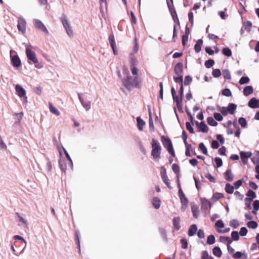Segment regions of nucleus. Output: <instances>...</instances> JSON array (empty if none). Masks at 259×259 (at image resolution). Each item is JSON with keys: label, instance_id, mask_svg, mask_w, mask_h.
I'll use <instances>...</instances> for the list:
<instances>
[{"label": "nucleus", "instance_id": "nucleus-1", "mask_svg": "<svg viewBox=\"0 0 259 259\" xmlns=\"http://www.w3.org/2000/svg\"><path fill=\"white\" fill-rule=\"evenodd\" d=\"M123 74L124 77L121 78L122 84L127 90H131L133 88L139 87V85L138 77L136 76L133 78L130 75V71L127 68L123 67Z\"/></svg>", "mask_w": 259, "mask_h": 259}, {"label": "nucleus", "instance_id": "nucleus-2", "mask_svg": "<svg viewBox=\"0 0 259 259\" xmlns=\"http://www.w3.org/2000/svg\"><path fill=\"white\" fill-rule=\"evenodd\" d=\"M26 55L28 59V63L30 64H34L37 68L40 69L43 67L42 64L38 62L36 55L34 52L32 51L29 46L26 48Z\"/></svg>", "mask_w": 259, "mask_h": 259}, {"label": "nucleus", "instance_id": "nucleus-3", "mask_svg": "<svg viewBox=\"0 0 259 259\" xmlns=\"http://www.w3.org/2000/svg\"><path fill=\"white\" fill-rule=\"evenodd\" d=\"M151 147V155L155 161H158L161 158V147L158 141L155 139L152 140Z\"/></svg>", "mask_w": 259, "mask_h": 259}, {"label": "nucleus", "instance_id": "nucleus-4", "mask_svg": "<svg viewBox=\"0 0 259 259\" xmlns=\"http://www.w3.org/2000/svg\"><path fill=\"white\" fill-rule=\"evenodd\" d=\"M161 142L163 146L167 149L168 152L172 156H175V151L170 139L167 137L162 136Z\"/></svg>", "mask_w": 259, "mask_h": 259}, {"label": "nucleus", "instance_id": "nucleus-5", "mask_svg": "<svg viewBox=\"0 0 259 259\" xmlns=\"http://www.w3.org/2000/svg\"><path fill=\"white\" fill-rule=\"evenodd\" d=\"M60 20L67 35L70 37H72L73 36V32L70 24L67 20V17L64 14H63L62 16L60 18Z\"/></svg>", "mask_w": 259, "mask_h": 259}, {"label": "nucleus", "instance_id": "nucleus-6", "mask_svg": "<svg viewBox=\"0 0 259 259\" xmlns=\"http://www.w3.org/2000/svg\"><path fill=\"white\" fill-rule=\"evenodd\" d=\"M77 95L82 106L86 111H89L91 108V101L88 100L87 98L83 97V94L78 93Z\"/></svg>", "mask_w": 259, "mask_h": 259}, {"label": "nucleus", "instance_id": "nucleus-7", "mask_svg": "<svg viewBox=\"0 0 259 259\" xmlns=\"http://www.w3.org/2000/svg\"><path fill=\"white\" fill-rule=\"evenodd\" d=\"M33 22L34 26L36 29L42 31L47 35L49 34V31L48 29L40 20L34 19L33 20Z\"/></svg>", "mask_w": 259, "mask_h": 259}, {"label": "nucleus", "instance_id": "nucleus-8", "mask_svg": "<svg viewBox=\"0 0 259 259\" xmlns=\"http://www.w3.org/2000/svg\"><path fill=\"white\" fill-rule=\"evenodd\" d=\"M178 193L180 199L182 203V209L184 210L187 207L188 200L185 196L182 189H180Z\"/></svg>", "mask_w": 259, "mask_h": 259}, {"label": "nucleus", "instance_id": "nucleus-9", "mask_svg": "<svg viewBox=\"0 0 259 259\" xmlns=\"http://www.w3.org/2000/svg\"><path fill=\"white\" fill-rule=\"evenodd\" d=\"M26 22L24 18L21 17H19L18 20L17 28L19 31L24 34L26 32Z\"/></svg>", "mask_w": 259, "mask_h": 259}, {"label": "nucleus", "instance_id": "nucleus-10", "mask_svg": "<svg viewBox=\"0 0 259 259\" xmlns=\"http://www.w3.org/2000/svg\"><path fill=\"white\" fill-rule=\"evenodd\" d=\"M11 63L14 67L18 68L21 65V62L17 55L14 56L11 55Z\"/></svg>", "mask_w": 259, "mask_h": 259}, {"label": "nucleus", "instance_id": "nucleus-11", "mask_svg": "<svg viewBox=\"0 0 259 259\" xmlns=\"http://www.w3.org/2000/svg\"><path fill=\"white\" fill-rule=\"evenodd\" d=\"M240 158L243 164H246L247 162L248 158L250 157L252 153L250 152L241 151L240 153Z\"/></svg>", "mask_w": 259, "mask_h": 259}, {"label": "nucleus", "instance_id": "nucleus-12", "mask_svg": "<svg viewBox=\"0 0 259 259\" xmlns=\"http://www.w3.org/2000/svg\"><path fill=\"white\" fill-rule=\"evenodd\" d=\"M15 90L17 94L20 98H22L23 97H24L25 95H26V91L24 88L22 87L21 85L19 84L16 85Z\"/></svg>", "mask_w": 259, "mask_h": 259}, {"label": "nucleus", "instance_id": "nucleus-13", "mask_svg": "<svg viewBox=\"0 0 259 259\" xmlns=\"http://www.w3.org/2000/svg\"><path fill=\"white\" fill-rule=\"evenodd\" d=\"M248 105L249 107L252 108H259V99L252 98L249 100Z\"/></svg>", "mask_w": 259, "mask_h": 259}, {"label": "nucleus", "instance_id": "nucleus-14", "mask_svg": "<svg viewBox=\"0 0 259 259\" xmlns=\"http://www.w3.org/2000/svg\"><path fill=\"white\" fill-rule=\"evenodd\" d=\"M171 95H172V99H173L174 101L175 102H176V104H178V102L179 103L182 102L183 97H181V96L179 97V96H178L176 95V92L175 89H174V88H172L171 89Z\"/></svg>", "mask_w": 259, "mask_h": 259}, {"label": "nucleus", "instance_id": "nucleus-15", "mask_svg": "<svg viewBox=\"0 0 259 259\" xmlns=\"http://www.w3.org/2000/svg\"><path fill=\"white\" fill-rule=\"evenodd\" d=\"M183 65L182 63L179 62L176 64L174 68V71L177 75H182L183 71Z\"/></svg>", "mask_w": 259, "mask_h": 259}, {"label": "nucleus", "instance_id": "nucleus-16", "mask_svg": "<svg viewBox=\"0 0 259 259\" xmlns=\"http://www.w3.org/2000/svg\"><path fill=\"white\" fill-rule=\"evenodd\" d=\"M16 215L17 217V220L19 222V225L21 226L22 224H25L26 226H27L28 223L27 220L24 218L23 215H21L19 213L16 212Z\"/></svg>", "mask_w": 259, "mask_h": 259}, {"label": "nucleus", "instance_id": "nucleus-17", "mask_svg": "<svg viewBox=\"0 0 259 259\" xmlns=\"http://www.w3.org/2000/svg\"><path fill=\"white\" fill-rule=\"evenodd\" d=\"M180 221H181L180 218L179 217H175L173 219V220H172L173 227H174V229L176 231L180 230V229L181 228Z\"/></svg>", "mask_w": 259, "mask_h": 259}, {"label": "nucleus", "instance_id": "nucleus-18", "mask_svg": "<svg viewBox=\"0 0 259 259\" xmlns=\"http://www.w3.org/2000/svg\"><path fill=\"white\" fill-rule=\"evenodd\" d=\"M224 177L226 181L232 182L233 180L234 175L230 169H227L224 174Z\"/></svg>", "mask_w": 259, "mask_h": 259}, {"label": "nucleus", "instance_id": "nucleus-19", "mask_svg": "<svg viewBox=\"0 0 259 259\" xmlns=\"http://www.w3.org/2000/svg\"><path fill=\"white\" fill-rule=\"evenodd\" d=\"M201 208L204 210H207L211 207V204L209 201L204 199L201 200Z\"/></svg>", "mask_w": 259, "mask_h": 259}, {"label": "nucleus", "instance_id": "nucleus-20", "mask_svg": "<svg viewBox=\"0 0 259 259\" xmlns=\"http://www.w3.org/2000/svg\"><path fill=\"white\" fill-rule=\"evenodd\" d=\"M197 231V227L195 224L191 225L188 230V235L190 237L194 236Z\"/></svg>", "mask_w": 259, "mask_h": 259}, {"label": "nucleus", "instance_id": "nucleus-21", "mask_svg": "<svg viewBox=\"0 0 259 259\" xmlns=\"http://www.w3.org/2000/svg\"><path fill=\"white\" fill-rule=\"evenodd\" d=\"M253 89L252 86L248 85L245 87L243 89V94L245 96H248L253 93Z\"/></svg>", "mask_w": 259, "mask_h": 259}, {"label": "nucleus", "instance_id": "nucleus-22", "mask_svg": "<svg viewBox=\"0 0 259 259\" xmlns=\"http://www.w3.org/2000/svg\"><path fill=\"white\" fill-rule=\"evenodd\" d=\"M49 109L51 113L55 114L56 116H59L60 114V112L58 111V110L55 107H54L53 105V104L51 102H49Z\"/></svg>", "mask_w": 259, "mask_h": 259}, {"label": "nucleus", "instance_id": "nucleus-23", "mask_svg": "<svg viewBox=\"0 0 259 259\" xmlns=\"http://www.w3.org/2000/svg\"><path fill=\"white\" fill-rule=\"evenodd\" d=\"M137 127L139 131H142L143 126L145 124V121L140 117L137 118Z\"/></svg>", "mask_w": 259, "mask_h": 259}, {"label": "nucleus", "instance_id": "nucleus-24", "mask_svg": "<svg viewBox=\"0 0 259 259\" xmlns=\"http://www.w3.org/2000/svg\"><path fill=\"white\" fill-rule=\"evenodd\" d=\"M220 241L222 243L226 244L227 245H230L232 242L231 239L229 237L227 236H221L220 237Z\"/></svg>", "mask_w": 259, "mask_h": 259}, {"label": "nucleus", "instance_id": "nucleus-25", "mask_svg": "<svg viewBox=\"0 0 259 259\" xmlns=\"http://www.w3.org/2000/svg\"><path fill=\"white\" fill-rule=\"evenodd\" d=\"M63 150H64V153L65 154V155L67 158V160L68 161V165L71 168V169H73V164L72 160L69 154H68V152L67 151V150L64 148L63 149Z\"/></svg>", "mask_w": 259, "mask_h": 259}, {"label": "nucleus", "instance_id": "nucleus-26", "mask_svg": "<svg viewBox=\"0 0 259 259\" xmlns=\"http://www.w3.org/2000/svg\"><path fill=\"white\" fill-rule=\"evenodd\" d=\"M203 41L201 39H198L194 46V50L196 53H199L201 51Z\"/></svg>", "mask_w": 259, "mask_h": 259}, {"label": "nucleus", "instance_id": "nucleus-27", "mask_svg": "<svg viewBox=\"0 0 259 259\" xmlns=\"http://www.w3.org/2000/svg\"><path fill=\"white\" fill-rule=\"evenodd\" d=\"M212 253L214 255L220 257L222 256V252L221 248L218 246L214 247L212 249Z\"/></svg>", "mask_w": 259, "mask_h": 259}, {"label": "nucleus", "instance_id": "nucleus-28", "mask_svg": "<svg viewBox=\"0 0 259 259\" xmlns=\"http://www.w3.org/2000/svg\"><path fill=\"white\" fill-rule=\"evenodd\" d=\"M199 128L200 131L204 133H207L208 131V128L204 121H202L200 123Z\"/></svg>", "mask_w": 259, "mask_h": 259}, {"label": "nucleus", "instance_id": "nucleus-29", "mask_svg": "<svg viewBox=\"0 0 259 259\" xmlns=\"http://www.w3.org/2000/svg\"><path fill=\"white\" fill-rule=\"evenodd\" d=\"M225 191L228 194H232L234 192V188L229 183H227L225 185Z\"/></svg>", "mask_w": 259, "mask_h": 259}, {"label": "nucleus", "instance_id": "nucleus-30", "mask_svg": "<svg viewBox=\"0 0 259 259\" xmlns=\"http://www.w3.org/2000/svg\"><path fill=\"white\" fill-rule=\"evenodd\" d=\"M152 204L155 208L158 209L160 206V200L158 198L155 197L153 199Z\"/></svg>", "mask_w": 259, "mask_h": 259}, {"label": "nucleus", "instance_id": "nucleus-31", "mask_svg": "<svg viewBox=\"0 0 259 259\" xmlns=\"http://www.w3.org/2000/svg\"><path fill=\"white\" fill-rule=\"evenodd\" d=\"M59 164L61 170L65 172L67 167V164L65 160L61 159L59 160Z\"/></svg>", "mask_w": 259, "mask_h": 259}, {"label": "nucleus", "instance_id": "nucleus-32", "mask_svg": "<svg viewBox=\"0 0 259 259\" xmlns=\"http://www.w3.org/2000/svg\"><path fill=\"white\" fill-rule=\"evenodd\" d=\"M237 106L233 103H230L227 107L229 113L230 114H233L235 110L236 109Z\"/></svg>", "mask_w": 259, "mask_h": 259}, {"label": "nucleus", "instance_id": "nucleus-33", "mask_svg": "<svg viewBox=\"0 0 259 259\" xmlns=\"http://www.w3.org/2000/svg\"><path fill=\"white\" fill-rule=\"evenodd\" d=\"M246 225L249 228L253 229H256L258 226L257 222L254 221H250L248 222L246 224Z\"/></svg>", "mask_w": 259, "mask_h": 259}, {"label": "nucleus", "instance_id": "nucleus-34", "mask_svg": "<svg viewBox=\"0 0 259 259\" xmlns=\"http://www.w3.org/2000/svg\"><path fill=\"white\" fill-rule=\"evenodd\" d=\"M246 195L248 197V199L253 200V199L256 197L255 193L252 190L249 189L246 194Z\"/></svg>", "mask_w": 259, "mask_h": 259}, {"label": "nucleus", "instance_id": "nucleus-35", "mask_svg": "<svg viewBox=\"0 0 259 259\" xmlns=\"http://www.w3.org/2000/svg\"><path fill=\"white\" fill-rule=\"evenodd\" d=\"M139 47L138 43L137 42V38H135L134 39V46L132 52L130 53V56H134L135 54H136L138 51Z\"/></svg>", "mask_w": 259, "mask_h": 259}, {"label": "nucleus", "instance_id": "nucleus-36", "mask_svg": "<svg viewBox=\"0 0 259 259\" xmlns=\"http://www.w3.org/2000/svg\"><path fill=\"white\" fill-rule=\"evenodd\" d=\"M207 122L209 125L212 126H215L218 125V122L212 117H207Z\"/></svg>", "mask_w": 259, "mask_h": 259}, {"label": "nucleus", "instance_id": "nucleus-37", "mask_svg": "<svg viewBox=\"0 0 259 259\" xmlns=\"http://www.w3.org/2000/svg\"><path fill=\"white\" fill-rule=\"evenodd\" d=\"M170 13L174 22H177L178 25H180L179 20L176 10H173V11L170 12Z\"/></svg>", "mask_w": 259, "mask_h": 259}, {"label": "nucleus", "instance_id": "nucleus-38", "mask_svg": "<svg viewBox=\"0 0 259 259\" xmlns=\"http://www.w3.org/2000/svg\"><path fill=\"white\" fill-rule=\"evenodd\" d=\"M251 160L254 164L259 165V151H257L255 155L252 157Z\"/></svg>", "mask_w": 259, "mask_h": 259}, {"label": "nucleus", "instance_id": "nucleus-39", "mask_svg": "<svg viewBox=\"0 0 259 259\" xmlns=\"http://www.w3.org/2000/svg\"><path fill=\"white\" fill-rule=\"evenodd\" d=\"M138 61L134 56H130V66H136Z\"/></svg>", "mask_w": 259, "mask_h": 259}, {"label": "nucleus", "instance_id": "nucleus-40", "mask_svg": "<svg viewBox=\"0 0 259 259\" xmlns=\"http://www.w3.org/2000/svg\"><path fill=\"white\" fill-rule=\"evenodd\" d=\"M177 75V77H174V80L176 82L180 83L181 85H182V84H183V76L182 75Z\"/></svg>", "mask_w": 259, "mask_h": 259}, {"label": "nucleus", "instance_id": "nucleus-41", "mask_svg": "<svg viewBox=\"0 0 259 259\" xmlns=\"http://www.w3.org/2000/svg\"><path fill=\"white\" fill-rule=\"evenodd\" d=\"M207 243L212 245L215 243V237L213 235H210L207 238Z\"/></svg>", "mask_w": 259, "mask_h": 259}, {"label": "nucleus", "instance_id": "nucleus-42", "mask_svg": "<svg viewBox=\"0 0 259 259\" xmlns=\"http://www.w3.org/2000/svg\"><path fill=\"white\" fill-rule=\"evenodd\" d=\"M223 75L225 79L229 80L231 78L230 72L228 69H224L223 71Z\"/></svg>", "mask_w": 259, "mask_h": 259}, {"label": "nucleus", "instance_id": "nucleus-43", "mask_svg": "<svg viewBox=\"0 0 259 259\" xmlns=\"http://www.w3.org/2000/svg\"><path fill=\"white\" fill-rule=\"evenodd\" d=\"M222 53L227 57H230L232 55V51L229 48H224L222 50Z\"/></svg>", "mask_w": 259, "mask_h": 259}, {"label": "nucleus", "instance_id": "nucleus-44", "mask_svg": "<svg viewBox=\"0 0 259 259\" xmlns=\"http://www.w3.org/2000/svg\"><path fill=\"white\" fill-rule=\"evenodd\" d=\"M238 123L242 127H246L247 125V122L245 118L243 117H240L238 119Z\"/></svg>", "mask_w": 259, "mask_h": 259}, {"label": "nucleus", "instance_id": "nucleus-45", "mask_svg": "<svg viewBox=\"0 0 259 259\" xmlns=\"http://www.w3.org/2000/svg\"><path fill=\"white\" fill-rule=\"evenodd\" d=\"M201 259H214L211 256H209L207 251H203L201 253Z\"/></svg>", "mask_w": 259, "mask_h": 259}, {"label": "nucleus", "instance_id": "nucleus-46", "mask_svg": "<svg viewBox=\"0 0 259 259\" xmlns=\"http://www.w3.org/2000/svg\"><path fill=\"white\" fill-rule=\"evenodd\" d=\"M232 239L234 241H237L239 239V233L237 231H234L231 233Z\"/></svg>", "mask_w": 259, "mask_h": 259}, {"label": "nucleus", "instance_id": "nucleus-47", "mask_svg": "<svg viewBox=\"0 0 259 259\" xmlns=\"http://www.w3.org/2000/svg\"><path fill=\"white\" fill-rule=\"evenodd\" d=\"M214 64V61L212 59H209L205 62V66L207 68H210Z\"/></svg>", "mask_w": 259, "mask_h": 259}, {"label": "nucleus", "instance_id": "nucleus-48", "mask_svg": "<svg viewBox=\"0 0 259 259\" xmlns=\"http://www.w3.org/2000/svg\"><path fill=\"white\" fill-rule=\"evenodd\" d=\"M230 226L233 228H237L239 227V224L238 221L237 220H232L230 222Z\"/></svg>", "mask_w": 259, "mask_h": 259}, {"label": "nucleus", "instance_id": "nucleus-49", "mask_svg": "<svg viewBox=\"0 0 259 259\" xmlns=\"http://www.w3.org/2000/svg\"><path fill=\"white\" fill-rule=\"evenodd\" d=\"M199 147L203 154L206 155L207 154V150L205 146L203 143H200Z\"/></svg>", "mask_w": 259, "mask_h": 259}, {"label": "nucleus", "instance_id": "nucleus-50", "mask_svg": "<svg viewBox=\"0 0 259 259\" xmlns=\"http://www.w3.org/2000/svg\"><path fill=\"white\" fill-rule=\"evenodd\" d=\"M212 75L214 77H219L221 75V71L219 69H214L212 72Z\"/></svg>", "mask_w": 259, "mask_h": 259}, {"label": "nucleus", "instance_id": "nucleus-51", "mask_svg": "<svg viewBox=\"0 0 259 259\" xmlns=\"http://www.w3.org/2000/svg\"><path fill=\"white\" fill-rule=\"evenodd\" d=\"M249 78L247 76H242L239 80V82L240 84H244L249 82Z\"/></svg>", "mask_w": 259, "mask_h": 259}, {"label": "nucleus", "instance_id": "nucleus-52", "mask_svg": "<svg viewBox=\"0 0 259 259\" xmlns=\"http://www.w3.org/2000/svg\"><path fill=\"white\" fill-rule=\"evenodd\" d=\"M111 47H113V45H115V41L114 39V36L113 33L110 34L108 38Z\"/></svg>", "mask_w": 259, "mask_h": 259}, {"label": "nucleus", "instance_id": "nucleus-53", "mask_svg": "<svg viewBox=\"0 0 259 259\" xmlns=\"http://www.w3.org/2000/svg\"><path fill=\"white\" fill-rule=\"evenodd\" d=\"M222 94L226 97H230L232 95L231 91L229 89H225L222 90Z\"/></svg>", "mask_w": 259, "mask_h": 259}, {"label": "nucleus", "instance_id": "nucleus-54", "mask_svg": "<svg viewBox=\"0 0 259 259\" xmlns=\"http://www.w3.org/2000/svg\"><path fill=\"white\" fill-rule=\"evenodd\" d=\"M75 235H76V243L77 244L78 249L80 250V240H79L80 232L78 230H77L75 232Z\"/></svg>", "mask_w": 259, "mask_h": 259}, {"label": "nucleus", "instance_id": "nucleus-55", "mask_svg": "<svg viewBox=\"0 0 259 259\" xmlns=\"http://www.w3.org/2000/svg\"><path fill=\"white\" fill-rule=\"evenodd\" d=\"M252 201V200L248 199V198H245L244 199L245 204L248 209H251V206L250 203Z\"/></svg>", "mask_w": 259, "mask_h": 259}, {"label": "nucleus", "instance_id": "nucleus-56", "mask_svg": "<svg viewBox=\"0 0 259 259\" xmlns=\"http://www.w3.org/2000/svg\"><path fill=\"white\" fill-rule=\"evenodd\" d=\"M186 126L187 130L190 132V133H194L193 128L192 127L191 123H190L189 122H187L186 123Z\"/></svg>", "mask_w": 259, "mask_h": 259}, {"label": "nucleus", "instance_id": "nucleus-57", "mask_svg": "<svg viewBox=\"0 0 259 259\" xmlns=\"http://www.w3.org/2000/svg\"><path fill=\"white\" fill-rule=\"evenodd\" d=\"M167 5L169 10V12L173 11V10H175L174 4H173V0H172V2H169L167 0H166Z\"/></svg>", "mask_w": 259, "mask_h": 259}, {"label": "nucleus", "instance_id": "nucleus-58", "mask_svg": "<svg viewBox=\"0 0 259 259\" xmlns=\"http://www.w3.org/2000/svg\"><path fill=\"white\" fill-rule=\"evenodd\" d=\"M15 116L17 120L16 123H19L23 116V113L22 112L16 113Z\"/></svg>", "mask_w": 259, "mask_h": 259}, {"label": "nucleus", "instance_id": "nucleus-59", "mask_svg": "<svg viewBox=\"0 0 259 259\" xmlns=\"http://www.w3.org/2000/svg\"><path fill=\"white\" fill-rule=\"evenodd\" d=\"M219 111H220L223 116H226L229 113L228 108L225 107H222L221 109H218Z\"/></svg>", "mask_w": 259, "mask_h": 259}, {"label": "nucleus", "instance_id": "nucleus-60", "mask_svg": "<svg viewBox=\"0 0 259 259\" xmlns=\"http://www.w3.org/2000/svg\"><path fill=\"white\" fill-rule=\"evenodd\" d=\"M159 232L161 235L162 238L165 240H166L167 239V235L165 230L164 229L160 228L159 229Z\"/></svg>", "mask_w": 259, "mask_h": 259}, {"label": "nucleus", "instance_id": "nucleus-61", "mask_svg": "<svg viewBox=\"0 0 259 259\" xmlns=\"http://www.w3.org/2000/svg\"><path fill=\"white\" fill-rule=\"evenodd\" d=\"M214 119L219 121H221L223 120V116L219 113H214L213 114Z\"/></svg>", "mask_w": 259, "mask_h": 259}, {"label": "nucleus", "instance_id": "nucleus-62", "mask_svg": "<svg viewBox=\"0 0 259 259\" xmlns=\"http://www.w3.org/2000/svg\"><path fill=\"white\" fill-rule=\"evenodd\" d=\"M247 232V229L245 227H243L241 228L239 234L241 236H245L246 235Z\"/></svg>", "mask_w": 259, "mask_h": 259}, {"label": "nucleus", "instance_id": "nucleus-63", "mask_svg": "<svg viewBox=\"0 0 259 259\" xmlns=\"http://www.w3.org/2000/svg\"><path fill=\"white\" fill-rule=\"evenodd\" d=\"M215 162L217 164V167H220L223 164V161L221 158L215 157L214 159Z\"/></svg>", "mask_w": 259, "mask_h": 259}, {"label": "nucleus", "instance_id": "nucleus-64", "mask_svg": "<svg viewBox=\"0 0 259 259\" xmlns=\"http://www.w3.org/2000/svg\"><path fill=\"white\" fill-rule=\"evenodd\" d=\"M205 176L210 182L213 183L216 182L215 179L210 174L207 173Z\"/></svg>", "mask_w": 259, "mask_h": 259}]
</instances>
